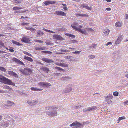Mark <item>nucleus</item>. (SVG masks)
<instances>
[{
	"instance_id": "obj_64",
	"label": "nucleus",
	"mask_w": 128,
	"mask_h": 128,
	"mask_svg": "<svg viewBox=\"0 0 128 128\" xmlns=\"http://www.w3.org/2000/svg\"><path fill=\"white\" fill-rule=\"evenodd\" d=\"M63 8L65 10H68V8H67L65 6Z\"/></svg>"
},
{
	"instance_id": "obj_36",
	"label": "nucleus",
	"mask_w": 128,
	"mask_h": 128,
	"mask_svg": "<svg viewBox=\"0 0 128 128\" xmlns=\"http://www.w3.org/2000/svg\"><path fill=\"white\" fill-rule=\"evenodd\" d=\"M37 33L38 34L41 36H42L44 35V33L42 31L39 30L37 31Z\"/></svg>"
},
{
	"instance_id": "obj_18",
	"label": "nucleus",
	"mask_w": 128,
	"mask_h": 128,
	"mask_svg": "<svg viewBox=\"0 0 128 128\" xmlns=\"http://www.w3.org/2000/svg\"><path fill=\"white\" fill-rule=\"evenodd\" d=\"M13 60L18 64H20L22 65H25L22 62L16 58H14Z\"/></svg>"
},
{
	"instance_id": "obj_1",
	"label": "nucleus",
	"mask_w": 128,
	"mask_h": 128,
	"mask_svg": "<svg viewBox=\"0 0 128 128\" xmlns=\"http://www.w3.org/2000/svg\"><path fill=\"white\" fill-rule=\"evenodd\" d=\"M83 23V21L79 20L78 21V23L76 22H74L71 25V26L75 30L78 31L81 33L84 34H87L86 31H92L93 30L92 29L90 28H86V30L81 29V28H82V26L80 25L79 26V24H80Z\"/></svg>"
},
{
	"instance_id": "obj_10",
	"label": "nucleus",
	"mask_w": 128,
	"mask_h": 128,
	"mask_svg": "<svg viewBox=\"0 0 128 128\" xmlns=\"http://www.w3.org/2000/svg\"><path fill=\"white\" fill-rule=\"evenodd\" d=\"M54 38L58 40H63L65 39L62 38L61 36L57 34H55L53 36Z\"/></svg>"
},
{
	"instance_id": "obj_54",
	"label": "nucleus",
	"mask_w": 128,
	"mask_h": 128,
	"mask_svg": "<svg viewBox=\"0 0 128 128\" xmlns=\"http://www.w3.org/2000/svg\"><path fill=\"white\" fill-rule=\"evenodd\" d=\"M80 52V51H77V52H73V53L74 54H79Z\"/></svg>"
},
{
	"instance_id": "obj_37",
	"label": "nucleus",
	"mask_w": 128,
	"mask_h": 128,
	"mask_svg": "<svg viewBox=\"0 0 128 128\" xmlns=\"http://www.w3.org/2000/svg\"><path fill=\"white\" fill-rule=\"evenodd\" d=\"M116 26L117 27H120L121 26V24L120 22H117L116 24Z\"/></svg>"
},
{
	"instance_id": "obj_14",
	"label": "nucleus",
	"mask_w": 128,
	"mask_h": 128,
	"mask_svg": "<svg viewBox=\"0 0 128 128\" xmlns=\"http://www.w3.org/2000/svg\"><path fill=\"white\" fill-rule=\"evenodd\" d=\"M71 79H72V78L68 76H64L60 79L61 80L65 82Z\"/></svg>"
},
{
	"instance_id": "obj_44",
	"label": "nucleus",
	"mask_w": 128,
	"mask_h": 128,
	"mask_svg": "<svg viewBox=\"0 0 128 128\" xmlns=\"http://www.w3.org/2000/svg\"><path fill=\"white\" fill-rule=\"evenodd\" d=\"M24 53L25 54H26L27 55L29 56H31V57H32V55L30 54H29V53L27 52H24Z\"/></svg>"
},
{
	"instance_id": "obj_45",
	"label": "nucleus",
	"mask_w": 128,
	"mask_h": 128,
	"mask_svg": "<svg viewBox=\"0 0 128 128\" xmlns=\"http://www.w3.org/2000/svg\"><path fill=\"white\" fill-rule=\"evenodd\" d=\"M67 36H69L70 37H71L72 38H74L75 37V36L73 35H72L71 34H68Z\"/></svg>"
},
{
	"instance_id": "obj_7",
	"label": "nucleus",
	"mask_w": 128,
	"mask_h": 128,
	"mask_svg": "<svg viewBox=\"0 0 128 128\" xmlns=\"http://www.w3.org/2000/svg\"><path fill=\"white\" fill-rule=\"evenodd\" d=\"M72 90V86L71 84H69L67 86L66 89L63 90L62 92L63 94L66 93H68L70 92Z\"/></svg>"
},
{
	"instance_id": "obj_25",
	"label": "nucleus",
	"mask_w": 128,
	"mask_h": 128,
	"mask_svg": "<svg viewBox=\"0 0 128 128\" xmlns=\"http://www.w3.org/2000/svg\"><path fill=\"white\" fill-rule=\"evenodd\" d=\"M12 42L14 44L18 46H20L22 45V44H20L19 42L16 41L15 40H12Z\"/></svg>"
},
{
	"instance_id": "obj_50",
	"label": "nucleus",
	"mask_w": 128,
	"mask_h": 128,
	"mask_svg": "<svg viewBox=\"0 0 128 128\" xmlns=\"http://www.w3.org/2000/svg\"><path fill=\"white\" fill-rule=\"evenodd\" d=\"M89 57L91 59H93L95 58V56L93 55H91L90 56H89Z\"/></svg>"
},
{
	"instance_id": "obj_16",
	"label": "nucleus",
	"mask_w": 128,
	"mask_h": 128,
	"mask_svg": "<svg viewBox=\"0 0 128 128\" xmlns=\"http://www.w3.org/2000/svg\"><path fill=\"white\" fill-rule=\"evenodd\" d=\"M55 64L56 65L64 67H68V65L66 64H62L61 63H59L58 62L55 63Z\"/></svg>"
},
{
	"instance_id": "obj_39",
	"label": "nucleus",
	"mask_w": 128,
	"mask_h": 128,
	"mask_svg": "<svg viewBox=\"0 0 128 128\" xmlns=\"http://www.w3.org/2000/svg\"><path fill=\"white\" fill-rule=\"evenodd\" d=\"M96 45L97 44H93L91 46H90L89 48H95V47Z\"/></svg>"
},
{
	"instance_id": "obj_57",
	"label": "nucleus",
	"mask_w": 128,
	"mask_h": 128,
	"mask_svg": "<svg viewBox=\"0 0 128 128\" xmlns=\"http://www.w3.org/2000/svg\"><path fill=\"white\" fill-rule=\"evenodd\" d=\"M30 30L32 32H34V31L35 30H36L33 28H30Z\"/></svg>"
},
{
	"instance_id": "obj_19",
	"label": "nucleus",
	"mask_w": 128,
	"mask_h": 128,
	"mask_svg": "<svg viewBox=\"0 0 128 128\" xmlns=\"http://www.w3.org/2000/svg\"><path fill=\"white\" fill-rule=\"evenodd\" d=\"M8 73L10 75L13 76H14L16 78L18 76L17 74L13 71H9L8 72Z\"/></svg>"
},
{
	"instance_id": "obj_20",
	"label": "nucleus",
	"mask_w": 128,
	"mask_h": 128,
	"mask_svg": "<svg viewBox=\"0 0 128 128\" xmlns=\"http://www.w3.org/2000/svg\"><path fill=\"white\" fill-rule=\"evenodd\" d=\"M122 38L121 36H120L118 38L116 41L115 44L116 45H117L120 43L121 42L122 40Z\"/></svg>"
},
{
	"instance_id": "obj_3",
	"label": "nucleus",
	"mask_w": 128,
	"mask_h": 128,
	"mask_svg": "<svg viewBox=\"0 0 128 128\" xmlns=\"http://www.w3.org/2000/svg\"><path fill=\"white\" fill-rule=\"evenodd\" d=\"M14 125V122L12 120H8L4 122H3L0 125L1 126L4 128L8 127L10 126V127L12 128Z\"/></svg>"
},
{
	"instance_id": "obj_4",
	"label": "nucleus",
	"mask_w": 128,
	"mask_h": 128,
	"mask_svg": "<svg viewBox=\"0 0 128 128\" xmlns=\"http://www.w3.org/2000/svg\"><path fill=\"white\" fill-rule=\"evenodd\" d=\"M20 71L24 74L29 75L32 72V70L30 68H27L24 69H20L19 70Z\"/></svg>"
},
{
	"instance_id": "obj_24",
	"label": "nucleus",
	"mask_w": 128,
	"mask_h": 128,
	"mask_svg": "<svg viewBox=\"0 0 128 128\" xmlns=\"http://www.w3.org/2000/svg\"><path fill=\"white\" fill-rule=\"evenodd\" d=\"M42 69L43 71L46 72L48 73L50 72L49 69L46 67H42Z\"/></svg>"
},
{
	"instance_id": "obj_8",
	"label": "nucleus",
	"mask_w": 128,
	"mask_h": 128,
	"mask_svg": "<svg viewBox=\"0 0 128 128\" xmlns=\"http://www.w3.org/2000/svg\"><path fill=\"white\" fill-rule=\"evenodd\" d=\"M50 111L47 113V114L50 116H56L57 115V112L56 110H54Z\"/></svg>"
},
{
	"instance_id": "obj_51",
	"label": "nucleus",
	"mask_w": 128,
	"mask_h": 128,
	"mask_svg": "<svg viewBox=\"0 0 128 128\" xmlns=\"http://www.w3.org/2000/svg\"><path fill=\"white\" fill-rule=\"evenodd\" d=\"M70 42H72V43H77L78 42L76 40H71L70 41Z\"/></svg>"
},
{
	"instance_id": "obj_21",
	"label": "nucleus",
	"mask_w": 128,
	"mask_h": 128,
	"mask_svg": "<svg viewBox=\"0 0 128 128\" xmlns=\"http://www.w3.org/2000/svg\"><path fill=\"white\" fill-rule=\"evenodd\" d=\"M46 48L42 46L36 47L35 48V49L37 50H45Z\"/></svg>"
},
{
	"instance_id": "obj_33",
	"label": "nucleus",
	"mask_w": 128,
	"mask_h": 128,
	"mask_svg": "<svg viewBox=\"0 0 128 128\" xmlns=\"http://www.w3.org/2000/svg\"><path fill=\"white\" fill-rule=\"evenodd\" d=\"M41 52L46 54H52V52L48 51H44Z\"/></svg>"
},
{
	"instance_id": "obj_60",
	"label": "nucleus",
	"mask_w": 128,
	"mask_h": 128,
	"mask_svg": "<svg viewBox=\"0 0 128 128\" xmlns=\"http://www.w3.org/2000/svg\"><path fill=\"white\" fill-rule=\"evenodd\" d=\"M5 92V91L4 90H0V93H4Z\"/></svg>"
},
{
	"instance_id": "obj_9",
	"label": "nucleus",
	"mask_w": 128,
	"mask_h": 128,
	"mask_svg": "<svg viewBox=\"0 0 128 128\" xmlns=\"http://www.w3.org/2000/svg\"><path fill=\"white\" fill-rule=\"evenodd\" d=\"M42 60L46 63H54V61L53 60L46 58H42Z\"/></svg>"
},
{
	"instance_id": "obj_5",
	"label": "nucleus",
	"mask_w": 128,
	"mask_h": 128,
	"mask_svg": "<svg viewBox=\"0 0 128 128\" xmlns=\"http://www.w3.org/2000/svg\"><path fill=\"white\" fill-rule=\"evenodd\" d=\"M105 97V101L108 104H110L112 103V102L111 100L113 98V96L112 94H110Z\"/></svg>"
},
{
	"instance_id": "obj_15",
	"label": "nucleus",
	"mask_w": 128,
	"mask_h": 128,
	"mask_svg": "<svg viewBox=\"0 0 128 128\" xmlns=\"http://www.w3.org/2000/svg\"><path fill=\"white\" fill-rule=\"evenodd\" d=\"M54 14L58 16H65L66 15L65 13L62 11H56L54 13Z\"/></svg>"
},
{
	"instance_id": "obj_6",
	"label": "nucleus",
	"mask_w": 128,
	"mask_h": 128,
	"mask_svg": "<svg viewBox=\"0 0 128 128\" xmlns=\"http://www.w3.org/2000/svg\"><path fill=\"white\" fill-rule=\"evenodd\" d=\"M84 124H82L78 122H75L70 124V126L72 127L75 126L76 128H81Z\"/></svg>"
},
{
	"instance_id": "obj_43",
	"label": "nucleus",
	"mask_w": 128,
	"mask_h": 128,
	"mask_svg": "<svg viewBox=\"0 0 128 128\" xmlns=\"http://www.w3.org/2000/svg\"><path fill=\"white\" fill-rule=\"evenodd\" d=\"M35 41L36 42H39V43H43L44 42L43 41L40 40H35Z\"/></svg>"
},
{
	"instance_id": "obj_26",
	"label": "nucleus",
	"mask_w": 128,
	"mask_h": 128,
	"mask_svg": "<svg viewBox=\"0 0 128 128\" xmlns=\"http://www.w3.org/2000/svg\"><path fill=\"white\" fill-rule=\"evenodd\" d=\"M28 10H24V11L22 10H20V11H16L14 12V13L15 14H21L22 13H23L25 12L26 11H28Z\"/></svg>"
},
{
	"instance_id": "obj_17",
	"label": "nucleus",
	"mask_w": 128,
	"mask_h": 128,
	"mask_svg": "<svg viewBox=\"0 0 128 128\" xmlns=\"http://www.w3.org/2000/svg\"><path fill=\"white\" fill-rule=\"evenodd\" d=\"M76 15L78 17H79V16H82L86 18H87L88 17V15L81 14L80 13H76Z\"/></svg>"
},
{
	"instance_id": "obj_59",
	"label": "nucleus",
	"mask_w": 128,
	"mask_h": 128,
	"mask_svg": "<svg viewBox=\"0 0 128 128\" xmlns=\"http://www.w3.org/2000/svg\"><path fill=\"white\" fill-rule=\"evenodd\" d=\"M106 10H107L108 11H110L111 10V9L110 8H106Z\"/></svg>"
},
{
	"instance_id": "obj_58",
	"label": "nucleus",
	"mask_w": 128,
	"mask_h": 128,
	"mask_svg": "<svg viewBox=\"0 0 128 128\" xmlns=\"http://www.w3.org/2000/svg\"><path fill=\"white\" fill-rule=\"evenodd\" d=\"M6 104H4V105H1V107L4 108H6Z\"/></svg>"
},
{
	"instance_id": "obj_38",
	"label": "nucleus",
	"mask_w": 128,
	"mask_h": 128,
	"mask_svg": "<svg viewBox=\"0 0 128 128\" xmlns=\"http://www.w3.org/2000/svg\"><path fill=\"white\" fill-rule=\"evenodd\" d=\"M27 102L28 104L31 106H32V102L30 100H28Z\"/></svg>"
},
{
	"instance_id": "obj_29",
	"label": "nucleus",
	"mask_w": 128,
	"mask_h": 128,
	"mask_svg": "<svg viewBox=\"0 0 128 128\" xmlns=\"http://www.w3.org/2000/svg\"><path fill=\"white\" fill-rule=\"evenodd\" d=\"M90 111H94L96 110L97 109V108L96 106H94L89 108Z\"/></svg>"
},
{
	"instance_id": "obj_40",
	"label": "nucleus",
	"mask_w": 128,
	"mask_h": 128,
	"mask_svg": "<svg viewBox=\"0 0 128 128\" xmlns=\"http://www.w3.org/2000/svg\"><path fill=\"white\" fill-rule=\"evenodd\" d=\"M55 68L57 70H58L59 71H63L64 70L62 68L58 67H55Z\"/></svg>"
},
{
	"instance_id": "obj_47",
	"label": "nucleus",
	"mask_w": 128,
	"mask_h": 128,
	"mask_svg": "<svg viewBox=\"0 0 128 128\" xmlns=\"http://www.w3.org/2000/svg\"><path fill=\"white\" fill-rule=\"evenodd\" d=\"M89 108H86L83 111L84 112H86L88 111H90Z\"/></svg>"
},
{
	"instance_id": "obj_53",
	"label": "nucleus",
	"mask_w": 128,
	"mask_h": 128,
	"mask_svg": "<svg viewBox=\"0 0 128 128\" xmlns=\"http://www.w3.org/2000/svg\"><path fill=\"white\" fill-rule=\"evenodd\" d=\"M62 52H68L69 51L68 50H60Z\"/></svg>"
},
{
	"instance_id": "obj_23",
	"label": "nucleus",
	"mask_w": 128,
	"mask_h": 128,
	"mask_svg": "<svg viewBox=\"0 0 128 128\" xmlns=\"http://www.w3.org/2000/svg\"><path fill=\"white\" fill-rule=\"evenodd\" d=\"M54 107L53 106H49L46 107L45 108V110L46 111L49 110V111H50L51 110H54Z\"/></svg>"
},
{
	"instance_id": "obj_49",
	"label": "nucleus",
	"mask_w": 128,
	"mask_h": 128,
	"mask_svg": "<svg viewBox=\"0 0 128 128\" xmlns=\"http://www.w3.org/2000/svg\"><path fill=\"white\" fill-rule=\"evenodd\" d=\"M29 24V23H26L24 22H23L22 23L21 25L22 26H28Z\"/></svg>"
},
{
	"instance_id": "obj_22",
	"label": "nucleus",
	"mask_w": 128,
	"mask_h": 128,
	"mask_svg": "<svg viewBox=\"0 0 128 128\" xmlns=\"http://www.w3.org/2000/svg\"><path fill=\"white\" fill-rule=\"evenodd\" d=\"M55 2L52 1H46L44 2V4L46 5H48L50 4H54Z\"/></svg>"
},
{
	"instance_id": "obj_30",
	"label": "nucleus",
	"mask_w": 128,
	"mask_h": 128,
	"mask_svg": "<svg viewBox=\"0 0 128 128\" xmlns=\"http://www.w3.org/2000/svg\"><path fill=\"white\" fill-rule=\"evenodd\" d=\"M32 90L34 91H42L43 90L42 89H38L36 88L32 87L30 88Z\"/></svg>"
},
{
	"instance_id": "obj_48",
	"label": "nucleus",
	"mask_w": 128,
	"mask_h": 128,
	"mask_svg": "<svg viewBox=\"0 0 128 128\" xmlns=\"http://www.w3.org/2000/svg\"><path fill=\"white\" fill-rule=\"evenodd\" d=\"M0 47H4V44L3 43H2V41H1L0 42Z\"/></svg>"
},
{
	"instance_id": "obj_55",
	"label": "nucleus",
	"mask_w": 128,
	"mask_h": 128,
	"mask_svg": "<svg viewBox=\"0 0 128 128\" xmlns=\"http://www.w3.org/2000/svg\"><path fill=\"white\" fill-rule=\"evenodd\" d=\"M45 43L46 44L48 45H50L51 44V43L50 42H45Z\"/></svg>"
},
{
	"instance_id": "obj_41",
	"label": "nucleus",
	"mask_w": 128,
	"mask_h": 128,
	"mask_svg": "<svg viewBox=\"0 0 128 128\" xmlns=\"http://www.w3.org/2000/svg\"><path fill=\"white\" fill-rule=\"evenodd\" d=\"M119 94V93L117 92H114L113 93V95L115 96H118Z\"/></svg>"
},
{
	"instance_id": "obj_27",
	"label": "nucleus",
	"mask_w": 128,
	"mask_h": 128,
	"mask_svg": "<svg viewBox=\"0 0 128 128\" xmlns=\"http://www.w3.org/2000/svg\"><path fill=\"white\" fill-rule=\"evenodd\" d=\"M24 58L25 59L30 62H32L33 61V59L32 58L28 56H24Z\"/></svg>"
},
{
	"instance_id": "obj_34",
	"label": "nucleus",
	"mask_w": 128,
	"mask_h": 128,
	"mask_svg": "<svg viewBox=\"0 0 128 128\" xmlns=\"http://www.w3.org/2000/svg\"><path fill=\"white\" fill-rule=\"evenodd\" d=\"M125 119V117L124 116L120 117L118 120V123H119L120 121L122 120H124Z\"/></svg>"
},
{
	"instance_id": "obj_52",
	"label": "nucleus",
	"mask_w": 128,
	"mask_h": 128,
	"mask_svg": "<svg viewBox=\"0 0 128 128\" xmlns=\"http://www.w3.org/2000/svg\"><path fill=\"white\" fill-rule=\"evenodd\" d=\"M112 43L111 42H108L106 44V46H108L110 45H112Z\"/></svg>"
},
{
	"instance_id": "obj_31",
	"label": "nucleus",
	"mask_w": 128,
	"mask_h": 128,
	"mask_svg": "<svg viewBox=\"0 0 128 128\" xmlns=\"http://www.w3.org/2000/svg\"><path fill=\"white\" fill-rule=\"evenodd\" d=\"M110 32V30L108 29H106L104 30V32L105 34L108 35L109 34Z\"/></svg>"
},
{
	"instance_id": "obj_63",
	"label": "nucleus",
	"mask_w": 128,
	"mask_h": 128,
	"mask_svg": "<svg viewBox=\"0 0 128 128\" xmlns=\"http://www.w3.org/2000/svg\"><path fill=\"white\" fill-rule=\"evenodd\" d=\"M26 28L27 30H30V27H26Z\"/></svg>"
},
{
	"instance_id": "obj_28",
	"label": "nucleus",
	"mask_w": 128,
	"mask_h": 128,
	"mask_svg": "<svg viewBox=\"0 0 128 128\" xmlns=\"http://www.w3.org/2000/svg\"><path fill=\"white\" fill-rule=\"evenodd\" d=\"M14 2L16 4H18L22 2V0H14Z\"/></svg>"
},
{
	"instance_id": "obj_13",
	"label": "nucleus",
	"mask_w": 128,
	"mask_h": 128,
	"mask_svg": "<svg viewBox=\"0 0 128 128\" xmlns=\"http://www.w3.org/2000/svg\"><path fill=\"white\" fill-rule=\"evenodd\" d=\"M21 40L26 43L28 44L30 43V40L29 38L24 36L23 37Z\"/></svg>"
},
{
	"instance_id": "obj_32",
	"label": "nucleus",
	"mask_w": 128,
	"mask_h": 128,
	"mask_svg": "<svg viewBox=\"0 0 128 128\" xmlns=\"http://www.w3.org/2000/svg\"><path fill=\"white\" fill-rule=\"evenodd\" d=\"M38 102V100H34L32 102V106L36 105Z\"/></svg>"
},
{
	"instance_id": "obj_61",
	"label": "nucleus",
	"mask_w": 128,
	"mask_h": 128,
	"mask_svg": "<svg viewBox=\"0 0 128 128\" xmlns=\"http://www.w3.org/2000/svg\"><path fill=\"white\" fill-rule=\"evenodd\" d=\"M126 19H128V15L126 14Z\"/></svg>"
},
{
	"instance_id": "obj_62",
	"label": "nucleus",
	"mask_w": 128,
	"mask_h": 128,
	"mask_svg": "<svg viewBox=\"0 0 128 128\" xmlns=\"http://www.w3.org/2000/svg\"><path fill=\"white\" fill-rule=\"evenodd\" d=\"M9 50L11 52H13L14 51V50L12 49H9Z\"/></svg>"
},
{
	"instance_id": "obj_12",
	"label": "nucleus",
	"mask_w": 128,
	"mask_h": 128,
	"mask_svg": "<svg viewBox=\"0 0 128 128\" xmlns=\"http://www.w3.org/2000/svg\"><path fill=\"white\" fill-rule=\"evenodd\" d=\"M81 7L85 8L88 10L92 11V8L91 6H89L87 4H83L81 5Z\"/></svg>"
},
{
	"instance_id": "obj_11",
	"label": "nucleus",
	"mask_w": 128,
	"mask_h": 128,
	"mask_svg": "<svg viewBox=\"0 0 128 128\" xmlns=\"http://www.w3.org/2000/svg\"><path fill=\"white\" fill-rule=\"evenodd\" d=\"M42 86L44 87H46L48 88L51 86V84L49 83H46L44 82H40L39 83Z\"/></svg>"
},
{
	"instance_id": "obj_42",
	"label": "nucleus",
	"mask_w": 128,
	"mask_h": 128,
	"mask_svg": "<svg viewBox=\"0 0 128 128\" xmlns=\"http://www.w3.org/2000/svg\"><path fill=\"white\" fill-rule=\"evenodd\" d=\"M0 70L2 71L5 72L6 71V70L4 67H0Z\"/></svg>"
},
{
	"instance_id": "obj_56",
	"label": "nucleus",
	"mask_w": 128,
	"mask_h": 128,
	"mask_svg": "<svg viewBox=\"0 0 128 128\" xmlns=\"http://www.w3.org/2000/svg\"><path fill=\"white\" fill-rule=\"evenodd\" d=\"M124 105L125 106L128 105V100L124 102Z\"/></svg>"
},
{
	"instance_id": "obj_35",
	"label": "nucleus",
	"mask_w": 128,
	"mask_h": 128,
	"mask_svg": "<svg viewBox=\"0 0 128 128\" xmlns=\"http://www.w3.org/2000/svg\"><path fill=\"white\" fill-rule=\"evenodd\" d=\"M22 9V8L21 7H14L13 8V10H20Z\"/></svg>"
},
{
	"instance_id": "obj_46",
	"label": "nucleus",
	"mask_w": 128,
	"mask_h": 128,
	"mask_svg": "<svg viewBox=\"0 0 128 128\" xmlns=\"http://www.w3.org/2000/svg\"><path fill=\"white\" fill-rule=\"evenodd\" d=\"M4 88L7 89L9 90H11L12 88L8 86H4Z\"/></svg>"
},
{
	"instance_id": "obj_2",
	"label": "nucleus",
	"mask_w": 128,
	"mask_h": 128,
	"mask_svg": "<svg viewBox=\"0 0 128 128\" xmlns=\"http://www.w3.org/2000/svg\"><path fill=\"white\" fill-rule=\"evenodd\" d=\"M0 82L6 84L15 86V84L12 81L0 74Z\"/></svg>"
}]
</instances>
